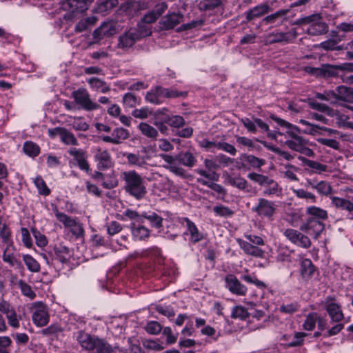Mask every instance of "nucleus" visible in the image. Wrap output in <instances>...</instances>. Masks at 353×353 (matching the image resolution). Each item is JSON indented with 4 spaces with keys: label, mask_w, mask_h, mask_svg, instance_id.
<instances>
[{
    "label": "nucleus",
    "mask_w": 353,
    "mask_h": 353,
    "mask_svg": "<svg viewBox=\"0 0 353 353\" xmlns=\"http://www.w3.org/2000/svg\"><path fill=\"white\" fill-rule=\"evenodd\" d=\"M121 178L125 181V190L132 196L140 200L147 193L143 178L134 170L125 171L121 173Z\"/></svg>",
    "instance_id": "1"
},
{
    "label": "nucleus",
    "mask_w": 353,
    "mask_h": 353,
    "mask_svg": "<svg viewBox=\"0 0 353 353\" xmlns=\"http://www.w3.org/2000/svg\"><path fill=\"white\" fill-rule=\"evenodd\" d=\"M294 24L307 25L306 32L312 36L321 35L328 31L327 24L322 20L321 17L318 14L298 19Z\"/></svg>",
    "instance_id": "2"
},
{
    "label": "nucleus",
    "mask_w": 353,
    "mask_h": 353,
    "mask_svg": "<svg viewBox=\"0 0 353 353\" xmlns=\"http://www.w3.org/2000/svg\"><path fill=\"white\" fill-rule=\"evenodd\" d=\"M71 96L74 99L75 105L79 109L90 112L99 110L101 108L98 103L90 98L88 91L84 88H79L73 91Z\"/></svg>",
    "instance_id": "3"
},
{
    "label": "nucleus",
    "mask_w": 353,
    "mask_h": 353,
    "mask_svg": "<svg viewBox=\"0 0 353 353\" xmlns=\"http://www.w3.org/2000/svg\"><path fill=\"white\" fill-rule=\"evenodd\" d=\"M252 211L259 217L272 220L276 212V205L272 201L265 198H259L256 205L252 208Z\"/></svg>",
    "instance_id": "4"
},
{
    "label": "nucleus",
    "mask_w": 353,
    "mask_h": 353,
    "mask_svg": "<svg viewBox=\"0 0 353 353\" xmlns=\"http://www.w3.org/2000/svg\"><path fill=\"white\" fill-rule=\"evenodd\" d=\"M54 212L57 219L62 223L65 228L68 229L76 238L83 236V228L79 222L77 221L76 219L68 216L67 214L59 212L57 208Z\"/></svg>",
    "instance_id": "5"
},
{
    "label": "nucleus",
    "mask_w": 353,
    "mask_h": 353,
    "mask_svg": "<svg viewBox=\"0 0 353 353\" xmlns=\"http://www.w3.org/2000/svg\"><path fill=\"white\" fill-rule=\"evenodd\" d=\"M298 34L296 29L292 28L286 32H272L265 36V43L266 44H272L275 43H291L297 37Z\"/></svg>",
    "instance_id": "6"
},
{
    "label": "nucleus",
    "mask_w": 353,
    "mask_h": 353,
    "mask_svg": "<svg viewBox=\"0 0 353 353\" xmlns=\"http://www.w3.org/2000/svg\"><path fill=\"white\" fill-rule=\"evenodd\" d=\"M323 306L332 322L339 323L344 319L343 312L340 305L336 303L334 296H327L323 302Z\"/></svg>",
    "instance_id": "7"
},
{
    "label": "nucleus",
    "mask_w": 353,
    "mask_h": 353,
    "mask_svg": "<svg viewBox=\"0 0 353 353\" xmlns=\"http://www.w3.org/2000/svg\"><path fill=\"white\" fill-rule=\"evenodd\" d=\"M285 144L290 150L303 154L307 157L314 155L313 150L307 146V142L302 137H296L295 139H287Z\"/></svg>",
    "instance_id": "8"
},
{
    "label": "nucleus",
    "mask_w": 353,
    "mask_h": 353,
    "mask_svg": "<svg viewBox=\"0 0 353 353\" xmlns=\"http://www.w3.org/2000/svg\"><path fill=\"white\" fill-rule=\"evenodd\" d=\"M284 235L290 242L299 247L308 248L311 246L310 239L298 230L287 229L284 232Z\"/></svg>",
    "instance_id": "9"
},
{
    "label": "nucleus",
    "mask_w": 353,
    "mask_h": 353,
    "mask_svg": "<svg viewBox=\"0 0 353 353\" xmlns=\"http://www.w3.org/2000/svg\"><path fill=\"white\" fill-rule=\"evenodd\" d=\"M99 170H107L113 166L114 162L110 152L100 148L95 149L94 156Z\"/></svg>",
    "instance_id": "10"
},
{
    "label": "nucleus",
    "mask_w": 353,
    "mask_h": 353,
    "mask_svg": "<svg viewBox=\"0 0 353 353\" xmlns=\"http://www.w3.org/2000/svg\"><path fill=\"white\" fill-rule=\"evenodd\" d=\"M300 230L311 236H314L315 239H318L325 230V225L316 219H308L305 223L301 225Z\"/></svg>",
    "instance_id": "11"
},
{
    "label": "nucleus",
    "mask_w": 353,
    "mask_h": 353,
    "mask_svg": "<svg viewBox=\"0 0 353 353\" xmlns=\"http://www.w3.org/2000/svg\"><path fill=\"white\" fill-rule=\"evenodd\" d=\"M225 288L232 294L238 296H245L248 292L245 285L233 274H228L225 277Z\"/></svg>",
    "instance_id": "12"
},
{
    "label": "nucleus",
    "mask_w": 353,
    "mask_h": 353,
    "mask_svg": "<svg viewBox=\"0 0 353 353\" xmlns=\"http://www.w3.org/2000/svg\"><path fill=\"white\" fill-rule=\"evenodd\" d=\"M339 70H340L339 65H323L321 68H305L307 72L325 78L338 76Z\"/></svg>",
    "instance_id": "13"
},
{
    "label": "nucleus",
    "mask_w": 353,
    "mask_h": 353,
    "mask_svg": "<svg viewBox=\"0 0 353 353\" xmlns=\"http://www.w3.org/2000/svg\"><path fill=\"white\" fill-rule=\"evenodd\" d=\"M204 165L206 170L197 168L195 170V172L212 181H217L219 175L214 170L219 168V165L213 160L208 159L204 160Z\"/></svg>",
    "instance_id": "14"
},
{
    "label": "nucleus",
    "mask_w": 353,
    "mask_h": 353,
    "mask_svg": "<svg viewBox=\"0 0 353 353\" xmlns=\"http://www.w3.org/2000/svg\"><path fill=\"white\" fill-rule=\"evenodd\" d=\"M160 157L166 163V165H163L165 168L176 176H185V170L177 164V155L173 157L166 154H161Z\"/></svg>",
    "instance_id": "15"
},
{
    "label": "nucleus",
    "mask_w": 353,
    "mask_h": 353,
    "mask_svg": "<svg viewBox=\"0 0 353 353\" xmlns=\"http://www.w3.org/2000/svg\"><path fill=\"white\" fill-rule=\"evenodd\" d=\"M68 152L73 157V161L81 170L85 172L90 170V165L87 160L88 154L85 150L73 148H70Z\"/></svg>",
    "instance_id": "16"
},
{
    "label": "nucleus",
    "mask_w": 353,
    "mask_h": 353,
    "mask_svg": "<svg viewBox=\"0 0 353 353\" xmlns=\"http://www.w3.org/2000/svg\"><path fill=\"white\" fill-rule=\"evenodd\" d=\"M3 261L16 269H23V265L18 259L17 254L15 253L14 248L12 243H8L4 250L3 253Z\"/></svg>",
    "instance_id": "17"
},
{
    "label": "nucleus",
    "mask_w": 353,
    "mask_h": 353,
    "mask_svg": "<svg viewBox=\"0 0 353 353\" xmlns=\"http://www.w3.org/2000/svg\"><path fill=\"white\" fill-rule=\"evenodd\" d=\"M236 241L245 254L257 258H262L263 256L264 251L258 246L254 245L241 239H237Z\"/></svg>",
    "instance_id": "18"
},
{
    "label": "nucleus",
    "mask_w": 353,
    "mask_h": 353,
    "mask_svg": "<svg viewBox=\"0 0 353 353\" xmlns=\"http://www.w3.org/2000/svg\"><path fill=\"white\" fill-rule=\"evenodd\" d=\"M50 316L46 307L41 305L32 314V321L38 327H43L49 322Z\"/></svg>",
    "instance_id": "19"
},
{
    "label": "nucleus",
    "mask_w": 353,
    "mask_h": 353,
    "mask_svg": "<svg viewBox=\"0 0 353 353\" xmlns=\"http://www.w3.org/2000/svg\"><path fill=\"white\" fill-rule=\"evenodd\" d=\"M139 37L135 30H130L119 37L118 46L123 49L129 48L139 39Z\"/></svg>",
    "instance_id": "20"
},
{
    "label": "nucleus",
    "mask_w": 353,
    "mask_h": 353,
    "mask_svg": "<svg viewBox=\"0 0 353 353\" xmlns=\"http://www.w3.org/2000/svg\"><path fill=\"white\" fill-rule=\"evenodd\" d=\"M270 119L278 123L280 126L287 128L285 133L286 135L290 137V139H295L296 137H301L299 134L300 130L297 126L291 124L290 123L276 117V115L272 114L270 116Z\"/></svg>",
    "instance_id": "21"
},
{
    "label": "nucleus",
    "mask_w": 353,
    "mask_h": 353,
    "mask_svg": "<svg viewBox=\"0 0 353 353\" xmlns=\"http://www.w3.org/2000/svg\"><path fill=\"white\" fill-rule=\"evenodd\" d=\"M331 203L336 208L344 210L348 212L347 217L353 219V203L350 200L338 196H330Z\"/></svg>",
    "instance_id": "22"
},
{
    "label": "nucleus",
    "mask_w": 353,
    "mask_h": 353,
    "mask_svg": "<svg viewBox=\"0 0 353 353\" xmlns=\"http://www.w3.org/2000/svg\"><path fill=\"white\" fill-rule=\"evenodd\" d=\"M272 10L268 3H261L246 12V19L248 21H252L269 13Z\"/></svg>",
    "instance_id": "23"
},
{
    "label": "nucleus",
    "mask_w": 353,
    "mask_h": 353,
    "mask_svg": "<svg viewBox=\"0 0 353 353\" xmlns=\"http://www.w3.org/2000/svg\"><path fill=\"white\" fill-rule=\"evenodd\" d=\"M183 222L185 223L188 233L190 235V241L192 243H196L203 239V234L199 231L196 225L194 222L185 217L183 219Z\"/></svg>",
    "instance_id": "24"
},
{
    "label": "nucleus",
    "mask_w": 353,
    "mask_h": 353,
    "mask_svg": "<svg viewBox=\"0 0 353 353\" xmlns=\"http://www.w3.org/2000/svg\"><path fill=\"white\" fill-rule=\"evenodd\" d=\"M123 156L127 159L128 163L131 166H137L139 168H143L148 165L149 157L142 156L139 153H130L126 152Z\"/></svg>",
    "instance_id": "25"
},
{
    "label": "nucleus",
    "mask_w": 353,
    "mask_h": 353,
    "mask_svg": "<svg viewBox=\"0 0 353 353\" xmlns=\"http://www.w3.org/2000/svg\"><path fill=\"white\" fill-rule=\"evenodd\" d=\"M97 339V338L83 331L79 332L77 337V339L82 348L89 351L94 350V344Z\"/></svg>",
    "instance_id": "26"
},
{
    "label": "nucleus",
    "mask_w": 353,
    "mask_h": 353,
    "mask_svg": "<svg viewBox=\"0 0 353 353\" xmlns=\"http://www.w3.org/2000/svg\"><path fill=\"white\" fill-rule=\"evenodd\" d=\"M183 15L179 12L168 14L162 19V24L165 29H172L183 21Z\"/></svg>",
    "instance_id": "27"
},
{
    "label": "nucleus",
    "mask_w": 353,
    "mask_h": 353,
    "mask_svg": "<svg viewBox=\"0 0 353 353\" xmlns=\"http://www.w3.org/2000/svg\"><path fill=\"white\" fill-rule=\"evenodd\" d=\"M225 180L227 183L230 185L240 190H243L246 192H249L250 185L244 178L240 176H232L230 175H228Z\"/></svg>",
    "instance_id": "28"
},
{
    "label": "nucleus",
    "mask_w": 353,
    "mask_h": 353,
    "mask_svg": "<svg viewBox=\"0 0 353 353\" xmlns=\"http://www.w3.org/2000/svg\"><path fill=\"white\" fill-rule=\"evenodd\" d=\"M265 189L263 194L265 196H279L282 194V188L279 186L278 183L272 179H269L268 182L264 185Z\"/></svg>",
    "instance_id": "29"
},
{
    "label": "nucleus",
    "mask_w": 353,
    "mask_h": 353,
    "mask_svg": "<svg viewBox=\"0 0 353 353\" xmlns=\"http://www.w3.org/2000/svg\"><path fill=\"white\" fill-rule=\"evenodd\" d=\"M132 238L134 241H144L150 236V230L141 225H135L132 223L130 226Z\"/></svg>",
    "instance_id": "30"
},
{
    "label": "nucleus",
    "mask_w": 353,
    "mask_h": 353,
    "mask_svg": "<svg viewBox=\"0 0 353 353\" xmlns=\"http://www.w3.org/2000/svg\"><path fill=\"white\" fill-rule=\"evenodd\" d=\"M54 130L59 135L61 141L65 144L72 145H78V141L74 135L68 130L63 128H57Z\"/></svg>",
    "instance_id": "31"
},
{
    "label": "nucleus",
    "mask_w": 353,
    "mask_h": 353,
    "mask_svg": "<svg viewBox=\"0 0 353 353\" xmlns=\"http://www.w3.org/2000/svg\"><path fill=\"white\" fill-rule=\"evenodd\" d=\"M178 162L184 166L192 168L194 166L196 159L194 155L190 152H182L177 154Z\"/></svg>",
    "instance_id": "32"
},
{
    "label": "nucleus",
    "mask_w": 353,
    "mask_h": 353,
    "mask_svg": "<svg viewBox=\"0 0 353 353\" xmlns=\"http://www.w3.org/2000/svg\"><path fill=\"white\" fill-rule=\"evenodd\" d=\"M88 83L90 88L95 91L106 93L110 90V86L105 81L97 77L90 78Z\"/></svg>",
    "instance_id": "33"
},
{
    "label": "nucleus",
    "mask_w": 353,
    "mask_h": 353,
    "mask_svg": "<svg viewBox=\"0 0 353 353\" xmlns=\"http://www.w3.org/2000/svg\"><path fill=\"white\" fill-rule=\"evenodd\" d=\"M240 159L254 168H260L265 165V161L259 159L254 155L243 154L241 155Z\"/></svg>",
    "instance_id": "34"
},
{
    "label": "nucleus",
    "mask_w": 353,
    "mask_h": 353,
    "mask_svg": "<svg viewBox=\"0 0 353 353\" xmlns=\"http://www.w3.org/2000/svg\"><path fill=\"white\" fill-rule=\"evenodd\" d=\"M141 134L148 138L156 139L159 135L158 130L147 123L141 122L138 126Z\"/></svg>",
    "instance_id": "35"
},
{
    "label": "nucleus",
    "mask_w": 353,
    "mask_h": 353,
    "mask_svg": "<svg viewBox=\"0 0 353 353\" xmlns=\"http://www.w3.org/2000/svg\"><path fill=\"white\" fill-rule=\"evenodd\" d=\"M93 0H67L64 4L65 8L68 6L71 12H74L79 10H83L86 9V5L90 3Z\"/></svg>",
    "instance_id": "36"
},
{
    "label": "nucleus",
    "mask_w": 353,
    "mask_h": 353,
    "mask_svg": "<svg viewBox=\"0 0 353 353\" xmlns=\"http://www.w3.org/2000/svg\"><path fill=\"white\" fill-rule=\"evenodd\" d=\"M166 124L167 121H165V114H163L162 111L157 112L155 114L154 125L157 126L161 133L163 134H167L168 132V128Z\"/></svg>",
    "instance_id": "37"
},
{
    "label": "nucleus",
    "mask_w": 353,
    "mask_h": 353,
    "mask_svg": "<svg viewBox=\"0 0 353 353\" xmlns=\"http://www.w3.org/2000/svg\"><path fill=\"white\" fill-rule=\"evenodd\" d=\"M306 212L311 216L310 219H316L319 221L327 219V211L319 207H308L306 210Z\"/></svg>",
    "instance_id": "38"
},
{
    "label": "nucleus",
    "mask_w": 353,
    "mask_h": 353,
    "mask_svg": "<svg viewBox=\"0 0 353 353\" xmlns=\"http://www.w3.org/2000/svg\"><path fill=\"white\" fill-rule=\"evenodd\" d=\"M111 23H103L99 28H98L94 31V39L96 40H101L104 37L112 34L113 30L111 29Z\"/></svg>",
    "instance_id": "39"
},
{
    "label": "nucleus",
    "mask_w": 353,
    "mask_h": 353,
    "mask_svg": "<svg viewBox=\"0 0 353 353\" xmlns=\"http://www.w3.org/2000/svg\"><path fill=\"white\" fill-rule=\"evenodd\" d=\"M352 95L353 91L352 89L343 85L339 86L336 92V103L339 101H347L352 98Z\"/></svg>",
    "instance_id": "40"
},
{
    "label": "nucleus",
    "mask_w": 353,
    "mask_h": 353,
    "mask_svg": "<svg viewBox=\"0 0 353 353\" xmlns=\"http://www.w3.org/2000/svg\"><path fill=\"white\" fill-rule=\"evenodd\" d=\"M314 266L311 260L305 259L301 264V274L303 278H310L314 272Z\"/></svg>",
    "instance_id": "41"
},
{
    "label": "nucleus",
    "mask_w": 353,
    "mask_h": 353,
    "mask_svg": "<svg viewBox=\"0 0 353 353\" xmlns=\"http://www.w3.org/2000/svg\"><path fill=\"white\" fill-rule=\"evenodd\" d=\"M288 12L289 10L287 9L279 10L274 13L264 17L261 21V23L264 25L273 24L277 21L278 19L285 16Z\"/></svg>",
    "instance_id": "42"
},
{
    "label": "nucleus",
    "mask_w": 353,
    "mask_h": 353,
    "mask_svg": "<svg viewBox=\"0 0 353 353\" xmlns=\"http://www.w3.org/2000/svg\"><path fill=\"white\" fill-rule=\"evenodd\" d=\"M305 165L312 169L313 172L317 174L327 171V165L322 164L318 161H312L307 159L303 160Z\"/></svg>",
    "instance_id": "43"
},
{
    "label": "nucleus",
    "mask_w": 353,
    "mask_h": 353,
    "mask_svg": "<svg viewBox=\"0 0 353 353\" xmlns=\"http://www.w3.org/2000/svg\"><path fill=\"white\" fill-rule=\"evenodd\" d=\"M165 121H167V124H168L170 127L174 128H180L183 127L185 122L184 119L179 115H172L170 116L167 114H165Z\"/></svg>",
    "instance_id": "44"
},
{
    "label": "nucleus",
    "mask_w": 353,
    "mask_h": 353,
    "mask_svg": "<svg viewBox=\"0 0 353 353\" xmlns=\"http://www.w3.org/2000/svg\"><path fill=\"white\" fill-rule=\"evenodd\" d=\"M23 150L27 155L31 157H37L40 152L39 146L32 141L25 142Z\"/></svg>",
    "instance_id": "45"
},
{
    "label": "nucleus",
    "mask_w": 353,
    "mask_h": 353,
    "mask_svg": "<svg viewBox=\"0 0 353 353\" xmlns=\"http://www.w3.org/2000/svg\"><path fill=\"white\" fill-rule=\"evenodd\" d=\"M318 319L319 314L316 312H311L308 314L303 324V329L307 331L313 330L315 327Z\"/></svg>",
    "instance_id": "46"
},
{
    "label": "nucleus",
    "mask_w": 353,
    "mask_h": 353,
    "mask_svg": "<svg viewBox=\"0 0 353 353\" xmlns=\"http://www.w3.org/2000/svg\"><path fill=\"white\" fill-rule=\"evenodd\" d=\"M196 181L201 185H205L210 189L213 190L217 193L221 194L225 196L227 194L226 190L221 185L212 182H209L202 178H197Z\"/></svg>",
    "instance_id": "47"
},
{
    "label": "nucleus",
    "mask_w": 353,
    "mask_h": 353,
    "mask_svg": "<svg viewBox=\"0 0 353 353\" xmlns=\"http://www.w3.org/2000/svg\"><path fill=\"white\" fill-rule=\"evenodd\" d=\"M112 136L116 141V144H119L122 141L127 139L130 137V133L128 130L123 128H117L113 130Z\"/></svg>",
    "instance_id": "48"
},
{
    "label": "nucleus",
    "mask_w": 353,
    "mask_h": 353,
    "mask_svg": "<svg viewBox=\"0 0 353 353\" xmlns=\"http://www.w3.org/2000/svg\"><path fill=\"white\" fill-rule=\"evenodd\" d=\"M23 260L30 272H38L40 271L39 263L32 256L29 254L23 255Z\"/></svg>",
    "instance_id": "49"
},
{
    "label": "nucleus",
    "mask_w": 353,
    "mask_h": 353,
    "mask_svg": "<svg viewBox=\"0 0 353 353\" xmlns=\"http://www.w3.org/2000/svg\"><path fill=\"white\" fill-rule=\"evenodd\" d=\"M316 192L321 196H328L333 193L332 188L330 183L325 181L318 182Z\"/></svg>",
    "instance_id": "50"
},
{
    "label": "nucleus",
    "mask_w": 353,
    "mask_h": 353,
    "mask_svg": "<svg viewBox=\"0 0 353 353\" xmlns=\"http://www.w3.org/2000/svg\"><path fill=\"white\" fill-rule=\"evenodd\" d=\"M96 353H112V347L103 340L97 339L94 344V350Z\"/></svg>",
    "instance_id": "51"
},
{
    "label": "nucleus",
    "mask_w": 353,
    "mask_h": 353,
    "mask_svg": "<svg viewBox=\"0 0 353 353\" xmlns=\"http://www.w3.org/2000/svg\"><path fill=\"white\" fill-rule=\"evenodd\" d=\"M143 219L148 220L152 226L156 228H159L162 226V218L154 212L142 214V219Z\"/></svg>",
    "instance_id": "52"
},
{
    "label": "nucleus",
    "mask_w": 353,
    "mask_h": 353,
    "mask_svg": "<svg viewBox=\"0 0 353 353\" xmlns=\"http://www.w3.org/2000/svg\"><path fill=\"white\" fill-rule=\"evenodd\" d=\"M298 168L294 165L287 164L284 165V170L282 172L284 176L290 181H297L299 179L296 174L298 171Z\"/></svg>",
    "instance_id": "53"
},
{
    "label": "nucleus",
    "mask_w": 353,
    "mask_h": 353,
    "mask_svg": "<svg viewBox=\"0 0 353 353\" xmlns=\"http://www.w3.org/2000/svg\"><path fill=\"white\" fill-rule=\"evenodd\" d=\"M158 90L160 94H161V97L168 98H175L186 95V92H178L174 89H168L162 87H158Z\"/></svg>",
    "instance_id": "54"
},
{
    "label": "nucleus",
    "mask_w": 353,
    "mask_h": 353,
    "mask_svg": "<svg viewBox=\"0 0 353 353\" xmlns=\"http://www.w3.org/2000/svg\"><path fill=\"white\" fill-rule=\"evenodd\" d=\"M249 316L248 310L241 305H237L232 308L231 317L244 320Z\"/></svg>",
    "instance_id": "55"
},
{
    "label": "nucleus",
    "mask_w": 353,
    "mask_h": 353,
    "mask_svg": "<svg viewBox=\"0 0 353 353\" xmlns=\"http://www.w3.org/2000/svg\"><path fill=\"white\" fill-rule=\"evenodd\" d=\"M102 185L104 188L108 189H112L117 186L118 179H117L114 171L108 174H105V179L103 180Z\"/></svg>",
    "instance_id": "56"
},
{
    "label": "nucleus",
    "mask_w": 353,
    "mask_h": 353,
    "mask_svg": "<svg viewBox=\"0 0 353 353\" xmlns=\"http://www.w3.org/2000/svg\"><path fill=\"white\" fill-rule=\"evenodd\" d=\"M293 193L296 197L305 199L307 201L315 203L316 201V196L313 193L309 192L303 189L293 190Z\"/></svg>",
    "instance_id": "57"
},
{
    "label": "nucleus",
    "mask_w": 353,
    "mask_h": 353,
    "mask_svg": "<svg viewBox=\"0 0 353 353\" xmlns=\"http://www.w3.org/2000/svg\"><path fill=\"white\" fill-rule=\"evenodd\" d=\"M309 105L314 110H319L321 112L327 113L330 116H334L336 114L334 110L330 109L327 105L318 103L316 101H310Z\"/></svg>",
    "instance_id": "58"
},
{
    "label": "nucleus",
    "mask_w": 353,
    "mask_h": 353,
    "mask_svg": "<svg viewBox=\"0 0 353 353\" xmlns=\"http://www.w3.org/2000/svg\"><path fill=\"white\" fill-rule=\"evenodd\" d=\"M144 329L148 334L157 335L162 330V326L159 322L151 321L147 323Z\"/></svg>",
    "instance_id": "59"
},
{
    "label": "nucleus",
    "mask_w": 353,
    "mask_h": 353,
    "mask_svg": "<svg viewBox=\"0 0 353 353\" xmlns=\"http://www.w3.org/2000/svg\"><path fill=\"white\" fill-rule=\"evenodd\" d=\"M213 212L216 215L223 217H230L234 214L232 210L223 205L214 206L213 208Z\"/></svg>",
    "instance_id": "60"
},
{
    "label": "nucleus",
    "mask_w": 353,
    "mask_h": 353,
    "mask_svg": "<svg viewBox=\"0 0 353 353\" xmlns=\"http://www.w3.org/2000/svg\"><path fill=\"white\" fill-rule=\"evenodd\" d=\"M248 178L250 181L257 183L260 186L265 185V183L268 182V179H270V177H268V176H265V175H263L261 174H258L256 172L249 173L248 174Z\"/></svg>",
    "instance_id": "61"
},
{
    "label": "nucleus",
    "mask_w": 353,
    "mask_h": 353,
    "mask_svg": "<svg viewBox=\"0 0 353 353\" xmlns=\"http://www.w3.org/2000/svg\"><path fill=\"white\" fill-rule=\"evenodd\" d=\"M142 344L145 349L150 350L160 351L164 349L159 340L145 339L142 341Z\"/></svg>",
    "instance_id": "62"
},
{
    "label": "nucleus",
    "mask_w": 353,
    "mask_h": 353,
    "mask_svg": "<svg viewBox=\"0 0 353 353\" xmlns=\"http://www.w3.org/2000/svg\"><path fill=\"white\" fill-rule=\"evenodd\" d=\"M316 97L319 99L328 101L332 104L336 103V92L333 90L326 91L324 93H317Z\"/></svg>",
    "instance_id": "63"
},
{
    "label": "nucleus",
    "mask_w": 353,
    "mask_h": 353,
    "mask_svg": "<svg viewBox=\"0 0 353 353\" xmlns=\"http://www.w3.org/2000/svg\"><path fill=\"white\" fill-rule=\"evenodd\" d=\"M19 286L21 289V293L30 298V299H34L36 296V294L32 290V288L27 284L25 281L20 280L19 281Z\"/></svg>",
    "instance_id": "64"
}]
</instances>
